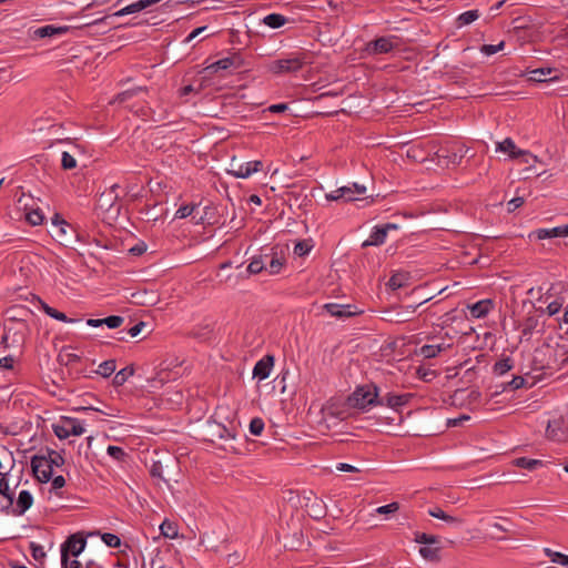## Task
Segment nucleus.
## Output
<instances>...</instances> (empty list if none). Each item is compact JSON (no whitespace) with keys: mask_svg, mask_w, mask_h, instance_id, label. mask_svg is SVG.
<instances>
[{"mask_svg":"<svg viewBox=\"0 0 568 568\" xmlns=\"http://www.w3.org/2000/svg\"><path fill=\"white\" fill-rule=\"evenodd\" d=\"M31 468L40 483H48L52 478L53 467L64 464V458L55 450L48 449V455H34L31 458Z\"/></svg>","mask_w":568,"mask_h":568,"instance_id":"nucleus-1","label":"nucleus"},{"mask_svg":"<svg viewBox=\"0 0 568 568\" xmlns=\"http://www.w3.org/2000/svg\"><path fill=\"white\" fill-rule=\"evenodd\" d=\"M378 388L374 384L358 386L347 398V405L353 408L367 410L377 406Z\"/></svg>","mask_w":568,"mask_h":568,"instance_id":"nucleus-2","label":"nucleus"},{"mask_svg":"<svg viewBox=\"0 0 568 568\" xmlns=\"http://www.w3.org/2000/svg\"><path fill=\"white\" fill-rule=\"evenodd\" d=\"M87 539L80 532L71 535L61 545V564L67 562V558L70 556L78 557L85 548Z\"/></svg>","mask_w":568,"mask_h":568,"instance_id":"nucleus-3","label":"nucleus"},{"mask_svg":"<svg viewBox=\"0 0 568 568\" xmlns=\"http://www.w3.org/2000/svg\"><path fill=\"white\" fill-rule=\"evenodd\" d=\"M304 61L300 57L274 60L268 63L267 69L274 74L297 72L302 69Z\"/></svg>","mask_w":568,"mask_h":568,"instance_id":"nucleus-4","label":"nucleus"},{"mask_svg":"<svg viewBox=\"0 0 568 568\" xmlns=\"http://www.w3.org/2000/svg\"><path fill=\"white\" fill-rule=\"evenodd\" d=\"M53 432L60 439H65L69 436H80L84 433V427L75 418H64L61 424L53 425Z\"/></svg>","mask_w":568,"mask_h":568,"instance_id":"nucleus-5","label":"nucleus"},{"mask_svg":"<svg viewBox=\"0 0 568 568\" xmlns=\"http://www.w3.org/2000/svg\"><path fill=\"white\" fill-rule=\"evenodd\" d=\"M568 435V427L564 418L557 417L548 420L546 437L554 442H564Z\"/></svg>","mask_w":568,"mask_h":568,"instance_id":"nucleus-6","label":"nucleus"},{"mask_svg":"<svg viewBox=\"0 0 568 568\" xmlns=\"http://www.w3.org/2000/svg\"><path fill=\"white\" fill-rule=\"evenodd\" d=\"M496 151L507 153L509 155V158H511V159L524 158L525 163H529L528 158H531L534 160L536 159L529 152L524 151V150H518L515 142L510 138H506L504 141L497 142Z\"/></svg>","mask_w":568,"mask_h":568,"instance_id":"nucleus-7","label":"nucleus"},{"mask_svg":"<svg viewBox=\"0 0 568 568\" xmlns=\"http://www.w3.org/2000/svg\"><path fill=\"white\" fill-rule=\"evenodd\" d=\"M394 40L395 37L377 38L376 40L367 43L366 51L372 55L388 53L396 47Z\"/></svg>","mask_w":568,"mask_h":568,"instance_id":"nucleus-8","label":"nucleus"},{"mask_svg":"<svg viewBox=\"0 0 568 568\" xmlns=\"http://www.w3.org/2000/svg\"><path fill=\"white\" fill-rule=\"evenodd\" d=\"M304 499H305L304 506L306 508V511L308 513V515L312 518L321 519V518L325 517L326 506L321 498L311 494L310 496L304 497Z\"/></svg>","mask_w":568,"mask_h":568,"instance_id":"nucleus-9","label":"nucleus"},{"mask_svg":"<svg viewBox=\"0 0 568 568\" xmlns=\"http://www.w3.org/2000/svg\"><path fill=\"white\" fill-rule=\"evenodd\" d=\"M412 397V394H393L387 393L385 396L378 395L377 406H386L389 408H398L406 405Z\"/></svg>","mask_w":568,"mask_h":568,"instance_id":"nucleus-10","label":"nucleus"},{"mask_svg":"<svg viewBox=\"0 0 568 568\" xmlns=\"http://www.w3.org/2000/svg\"><path fill=\"white\" fill-rule=\"evenodd\" d=\"M232 170L229 171L235 178L246 179L251 176L253 173L258 172L262 169L261 161H250L246 163H241L237 168H234V160L232 161Z\"/></svg>","mask_w":568,"mask_h":568,"instance_id":"nucleus-11","label":"nucleus"},{"mask_svg":"<svg viewBox=\"0 0 568 568\" xmlns=\"http://www.w3.org/2000/svg\"><path fill=\"white\" fill-rule=\"evenodd\" d=\"M119 187V184H113L109 190L100 194L98 199V205L101 210L109 212L114 207L116 201L119 200V194L116 192Z\"/></svg>","mask_w":568,"mask_h":568,"instance_id":"nucleus-12","label":"nucleus"},{"mask_svg":"<svg viewBox=\"0 0 568 568\" xmlns=\"http://www.w3.org/2000/svg\"><path fill=\"white\" fill-rule=\"evenodd\" d=\"M323 308L331 314L332 316L336 318H347L352 317L359 312L355 310V306L353 305H342L337 303H327L323 306Z\"/></svg>","mask_w":568,"mask_h":568,"instance_id":"nucleus-13","label":"nucleus"},{"mask_svg":"<svg viewBox=\"0 0 568 568\" xmlns=\"http://www.w3.org/2000/svg\"><path fill=\"white\" fill-rule=\"evenodd\" d=\"M274 365V357L272 355H266L262 359H260L254 368H253V377L258 378L260 381L266 379Z\"/></svg>","mask_w":568,"mask_h":568,"instance_id":"nucleus-14","label":"nucleus"},{"mask_svg":"<svg viewBox=\"0 0 568 568\" xmlns=\"http://www.w3.org/2000/svg\"><path fill=\"white\" fill-rule=\"evenodd\" d=\"M207 435L210 436L211 442H214L215 438L229 439L235 437V434L232 429L216 422L209 423Z\"/></svg>","mask_w":568,"mask_h":568,"instance_id":"nucleus-15","label":"nucleus"},{"mask_svg":"<svg viewBox=\"0 0 568 568\" xmlns=\"http://www.w3.org/2000/svg\"><path fill=\"white\" fill-rule=\"evenodd\" d=\"M115 16L106 14L101 18L92 20L90 23H83L81 27L85 28H94V32L99 34H104L111 29L115 28L113 22L111 21Z\"/></svg>","mask_w":568,"mask_h":568,"instance_id":"nucleus-16","label":"nucleus"},{"mask_svg":"<svg viewBox=\"0 0 568 568\" xmlns=\"http://www.w3.org/2000/svg\"><path fill=\"white\" fill-rule=\"evenodd\" d=\"M160 1L161 0H138L122 9L115 11L113 13V16L123 17L126 14L136 13V12H140V11L151 7V6L159 3Z\"/></svg>","mask_w":568,"mask_h":568,"instance_id":"nucleus-17","label":"nucleus"},{"mask_svg":"<svg viewBox=\"0 0 568 568\" xmlns=\"http://www.w3.org/2000/svg\"><path fill=\"white\" fill-rule=\"evenodd\" d=\"M70 30V27L63 26V27H54L51 24L38 28L33 31L34 38H50L54 36L64 34Z\"/></svg>","mask_w":568,"mask_h":568,"instance_id":"nucleus-18","label":"nucleus"},{"mask_svg":"<svg viewBox=\"0 0 568 568\" xmlns=\"http://www.w3.org/2000/svg\"><path fill=\"white\" fill-rule=\"evenodd\" d=\"M491 300H481L469 306V313L475 318H483L493 310Z\"/></svg>","mask_w":568,"mask_h":568,"instance_id":"nucleus-19","label":"nucleus"},{"mask_svg":"<svg viewBox=\"0 0 568 568\" xmlns=\"http://www.w3.org/2000/svg\"><path fill=\"white\" fill-rule=\"evenodd\" d=\"M387 232L382 225H377L372 231L369 237L363 242L362 246H378L386 241Z\"/></svg>","mask_w":568,"mask_h":568,"instance_id":"nucleus-20","label":"nucleus"},{"mask_svg":"<svg viewBox=\"0 0 568 568\" xmlns=\"http://www.w3.org/2000/svg\"><path fill=\"white\" fill-rule=\"evenodd\" d=\"M33 504V497L28 490L20 491L17 500V508L13 509V515H23Z\"/></svg>","mask_w":568,"mask_h":568,"instance_id":"nucleus-21","label":"nucleus"},{"mask_svg":"<svg viewBox=\"0 0 568 568\" xmlns=\"http://www.w3.org/2000/svg\"><path fill=\"white\" fill-rule=\"evenodd\" d=\"M568 236V225H560L552 229H539L537 231V237L542 239H551V237H567Z\"/></svg>","mask_w":568,"mask_h":568,"instance_id":"nucleus-22","label":"nucleus"},{"mask_svg":"<svg viewBox=\"0 0 568 568\" xmlns=\"http://www.w3.org/2000/svg\"><path fill=\"white\" fill-rule=\"evenodd\" d=\"M428 515L434 517V518L442 519V520L446 521L449 525L460 526V525L464 524V519L463 518L450 516V515L446 514L439 507L430 508L428 510Z\"/></svg>","mask_w":568,"mask_h":568,"instance_id":"nucleus-23","label":"nucleus"},{"mask_svg":"<svg viewBox=\"0 0 568 568\" xmlns=\"http://www.w3.org/2000/svg\"><path fill=\"white\" fill-rule=\"evenodd\" d=\"M241 57L237 54H233L231 57L217 60L214 64H212V68H214L215 70H227L230 68L237 69L241 67Z\"/></svg>","mask_w":568,"mask_h":568,"instance_id":"nucleus-24","label":"nucleus"},{"mask_svg":"<svg viewBox=\"0 0 568 568\" xmlns=\"http://www.w3.org/2000/svg\"><path fill=\"white\" fill-rule=\"evenodd\" d=\"M449 347H450V345L449 344H445V343L423 345L419 348V354L424 358H433V357H436L439 353L446 351Z\"/></svg>","mask_w":568,"mask_h":568,"instance_id":"nucleus-25","label":"nucleus"},{"mask_svg":"<svg viewBox=\"0 0 568 568\" xmlns=\"http://www.w3.org/2000/svg\"><path fill=\"white\" fill-rule=\"evenodd\" d=\"M268 263L267 271L270 274L275 275L278 274L285 263V258L283 256H278L277 253L268 254V258L266 260Z\"/></svg>","mask_w":568,"mask_h":568,"instance_id":"nucleus-26","label":"nucleus"},{"mask_svg":"<svg viewBox=\"0 0 568 568\" xmlns=\"http://www.w3.org/2000/svg\"><path fill=\"white\" fill-rule=\"evenodd\" d=\"M268 258V254L254 256L247 266V271L250 274H258L264 268H266V260Z\"/></svg>","mask_w":568,"mask_h":568,"instance_id":"nucleus-27","label":"nucleus"},{"mask_svg":"<svg viewBox=\"0 0 568 568\" xmlns=\"http://www.w3.org/2000/svg\"><path fill=\"white\" fill-rule=\"evenodd\" d=\"M41 305H42V310H43V312H44L48 316H50V317H52V318H54V320H57V321L65 322V323H75V322H77V320L71 318V317H68L64 313L59 312L58 310H55V308H53V307L49 306V305H48V304H45L44 302H41Z\"/></svg>","mask_w":568,"mask_h":568,"instance_id":"nucleus-28","label":"nucleus"},{"mask_svg":"<svg viewBox=\"0 0 568 568\" xmlns=\"http://www.w3.org/2000/svg\"><path fill=\"white\" fill-rule=\"evenodd\" d=\"M161 535L165 538L174 539L179 536L178 525L174 521L165 519L160 525Z\"/></svg>","mask_w":568,"mask_h":568,"instance_id":"nucleus-29","label":"nucleus"},{"mask_svg":"<svg viewBox=\"0 0 568 568\" xmlns=\"http://www.w3.org/2000/svg\"><path fill=\"white\" fill-rule=\"evenodd\" d=\"M287 22V18L280 13H271L264 17L263 23L272 29L283 27Z\"/></svg>","mask_w":568,"mask_h":568,"instance_id":"nucleus-30","label":"nucleus"},{"mask_svg":"<svg viewBox=\"0 0 568 568\" xmlns=\"http://www.w3.org/2000/svg\"><path fill=\"white\" fill-rule=\"evenodd\" d=\"M479 18V11L478 10H469L466 12H463L459 14L456 19V24L458 28L468 26L476 21Z\"/></svg>","mask_w":568,"mask_h":568,"instance_id":"nucleus-31","label":"nucleus"},{"mask_svg":"<svg viewBox=\"0 0 568 568\" xmlns=\"http://www.w3.org/2000/svg\"><path fill=\"white\" fill-rule=\"evenodd\" d=\"M439 551L440 547L435 545H427L424 547H420L419 554L423 558L430 561H438L439 560Z\"/></svg>","mask_w":568,"mask_h":568,"instance_id":"nucleus-32","label":"nucleus"},{"mask_svg":"<svg viewBox=\"0 0 568 568\" xmlns=\"http://www.w3.org/2000/svg\"><path fill=\"white\" fill-rule=\"evenodd\" d=\"M514 465L524 469L534 470L538 466L542 465V460L540 459H531L527 457H519L516 458L514 462Z\"/></svg>","mask_w":568,"mask_h":568,"instance_id":"nucleus-33","label":"nucleus"},{"mask_svg":"<svg viewBox=\"0 0 568 568\" xmlns=\"http://www.w3.org/2000/svg\"><path fill=\"white\" fill-rule=\"evenodd\" d=\"M538 326V318L536 316L527 317L521 325V335L529 337Z\"/></svg>","mask_w":568,"mask_h":568,"instance_id":"nucleus-34","label":"nucleus"},{"mask_svg":"<svg viewBox=\"0 0 568 568\" xmlns=\"http://www.w3.org/2000/svg\"><path fill=\"white\" fill-rule=\"evenodd\" d=\"M513 368V361L509 357L503 358L495 363L493 372L496 375H504Z\"/></svg>","mask_w":568,"mask_h":568,"instance_id":"nucleus-35","label":"nucleus"},{"mask_svg":"<svg viewBox=\"0 0 568 568\" xmlns=\"http://www.w3.org/2000/svg\"><path fill=\"white\" fill-rule=\"evenodd\" d=\"M407 275L404 274V273H396L394 275H392V277L389 278L387 285L390 290L395 291V290H398L400 287H404L407 283Z\"/></svg>","mask_w":568,"mask_h":568,"instance_id":"nucleus-36","label":"nucleus"},{"mask_svg":"<svg viewBox=\"0 0 568 568\" xmlns=\"http://www.w3.org/2000/svg\"><path fill=\"white\" fill-rule=\"evenodd\" d=\"M133 373H134V369L132 366H126V367L122 368L121 371H119L115 374V376L113 378V384L115 386L123 385L128 381V378L133 375Z\"/></svg>","mask_w":568,"mask_h":568,"instance_id":"nucleus-37","label":"nucleus"},{"mask_svg":"<svg viewBox=\"0 0 568 568\" xmlns=\"http://www.w3.org/2000/svg\"><path fill=\"white\" fill-rule=\"evenodd\" d=\"M552 69L550 68H539L529 71V80L534 82H544L546 81L545 77L550 75L552 73Z\"/></svg>","mask_w":568,"mask_h":568,"instance_id":"nucleus-38","label":"nucleus"},{"mask_svg":"<svg viewBox=\"0 0 568 568\" xmlns=\"http://www.w3.org/2000/svg\"><path fill=\"white\" fill-rule=\"evenodd\" d=\"M73 232V227L64 220H59V224H57L55 236L61 241H68V234Z\"/></svg>","mask_w":568,"mask_h":568,"instance_id":"nucleus-39","label":"nucleus"},{"mask_svg":"<svg viewBox=\"0 0 568 568\" xmlns=\"http://www.w3.org/2000/svg\"><path fill=\"white\" fill-rule=\"evenodd\" d=\"M414 540L417 544H422V545H425V546H427V545H437L439 542V537L436 536V535H428V534H425V532H416Z\"/></svg>","mask_w":568,"mask_h":568,"instance_id":"nucleus-40","label":"nucleus"},{"mask_svg":"<svg viewBox=\"0 0 568 568\" xmlns=\"http://www.w3.org/2000/svg\"><path fill=\"white\" fill-rule=\"evenodd\" d=\"M545 554L552 562L559 564L561 566H568V556L558 551H554L549 548H545Z\"/></svg>","mask_w":568,"mask_h":568,"instance_id":"nucleus-41","label":"nucleus"},{"mask_svg":"<svg viewBox=\"0 0 568 568\" xmlns=\"http://www.w3.org/2000/svg\"><path fill=\"white\" fill-rule=\"evenodd\" d=\"M115 361L108 359L99 365L97 373L103 377H109L115 371Z\"/></svg>","mask_w":568,"mask_h":568,"instance_id":"nucleus-42","label":"nucleus"},{"mask_svg":"<svg viewBox=\"0 0 568 568\" xmlns=\"http://www.w3.org/2000/svg\"><path fill=\"white\" fill-rule=\"evenodd\" d=\"M26 220L33 226L42 224L44 220L43 213L37 209V210H30L26 214Z\"/></svg>","mask_w":568,"mask_h":568,"instance_id":"nucleus-43","label":"nucleus"},{"mask_svg":"<svg viewBox=\"0 0 568 568\" xmlns=\"http://www.w3.org/2000/svg\"><path fill=\"white\" fill-rule=\"evenodd\" d=\"M144 91H145V89L142 88V87L130 89V90H126V91H123V92L119 93L118 97H116V100L119 102H125L129 99H131L132 97L138 95L139 93L144 92Z\"/></svg>","mask_w":568,"mask_h":568,"instance_id":"nucleus-44","label":"nucleus"},{"mask_svg":"<svg viewBox=\"0 0 568 568\" xmlns=\"http://www.w3.org/2000/svg\"><path fill=\"white\" fill-rule=\"evenodd\" d=\"M61 166L63 170H72L77 168L75 158L69 152H63L61 158Z\"/></svg>","mask_w":568,"mask_h":568,"instance_id":"nucleus-45","label":"nucleus"},{"mask_svg":"<svg viewBox=\"0 0 568 568\" xmlns=\"http://www.w3.org/2000/svg\"><path fill=\"white\" fill-rule=\"evenodd\" d=\"M0 476H1V478H0V494L4 498H7L10 501V504H12L13 503V495L10 491L8 480L6 479V475L2 474Z\"/></svg>","mask_w":568,"mask_h":568,"instance_id":"nucleus-46","label":"nucleus"},{"mask_svg":"<svg viewBox=\"0 0 568 568\" xmlns=\"http://www.w3.org/2000/svg\"><path fill=\"white\" fill-rule=\"evenodd\" d=\"M196 207V204H186L180 206L175 212V219H185L190 216Z\"/></svg>","mask_w":568,"mask_h":568,"instance_id":"nucleus-47","label":"nucleus"},{"mask_svg":"<svg viewBox=\"0 0 568 568\" xmlns=\"http://www.w3.org/2000/svg\"><path fill=\"white\" fill-rule=\"evenodd\" d=\"M312 245L308 241H300L294 246V254L297 256H304L310 253Z\"/></svg>","mask_w":568,"mask_h":568,"instance_id":"nucleus-48","label":"nucleus"},{"mask_svg":"<svg viewBox=\"0 0 568 568\" xmlns=\"http://www.w3.org/2000/svg\"><path fill=\"white\" fill-rule=\"evenodd\" d=\"M108 454L115 460L122 462L126 457V453L119 446L110 445L106 449Z\"/></svg>","mask_w":568,"mask_h":568,"instance_id":"nucleus-49","label":"nucleus"},{"mask_svg":"<svg viewBox=\"0 0 568 568\" xmlns=\"http://www.w3.org/2000/svg\"><path fill=\"white\" fill-rule=\"evenodd\" d=\"M150 473L152 477H158L164 481H168L169 479L164 476V468L160 460L154 462L151 466Z\"/></svg>","mask_w":568,"mask_h":568,"instance_id":"nucleus-50","label":"nucleus"},{"mask_svg":"<svg viewBox=\"0 0 568 568\" xmlns=\"http://www.w3.org/2000/svg\"><path fill=\"white\" fill-rule=\"evenodd\" d=\"M264 429V422L260 417H255L250 423V432L251 434L258 436L262 434Z\"/></svg>","mask_w":568,"mask_h":568,"instance_id":"nucleus-51","label":"nucleus"},{"mask_svg":"<svg viewBox=\"0 0 568 568\" xmlns=\"http://www.w3.org/2000/svg\"><path fill=\"white\" fill-rule=\"evenodd\" d=\"M102 322L109 328H118V327H120L122 325V323L124 322V318L122 316H119V315H112V316H108L105 318H102Z\"/></svg>","mask_w":568,"mask_h":568,"instance_id":"nucleus-52","label":"nucleus"},{"mask_svg":"<svg viewBox=\"0 0 568 568\" xmlns=\"http://www.w3.org/2000/svg\"><path fill=\"white\" fill-rule=\"evenodd\" d=\"M562 308V301L559 298L550 302L545 310H540L541 312H546L549 316H554Z\"/></svg>","mask_w":568,"mask_h":568,"instance_id":"nucleus-53","label":"nucleus"},{"mask_svg":"<svg viewBox=\"0 0 568 568\" xmlns=\"http://www.w3.org/2000/svg\"><path fill=\"white\" fill-rule=\"evenodd\" d=\"M504 47H505V42L500 41L498 44H484L480 48V51L486 55H491V54H495V53L499 52L500 50H503Z\"/></svg>","mask_w":568,"mask_h":568,"instance_id":"nucleus-54","label":"nucleus"},{"mask_svg":"<svg viewBox=\"0 0 568 568\" xmlns=\"http://www.w3.org/2000/svg\"><path fill=\"white\" fill-rule=\"evenodd\" d=\"M399 509V504L394 501L388 505L381 506L376 508V513L379 515H390L395 514Z\"/></svg>","mask_w":568,"mask_h":568,"instance_id":"nucleus-55","label":"nucleus"},{"mask_svg":"<svg viewBox=\"0 0 568 568\" xmlns=\"http://www.w3.org/2000/svg\"><path fill=\"white\" fill-rule=\"evenodd\" d=\"M30 550H31L32 557L37 561H41L45 557L44 549H43V547L41 545H38L36 542H31L30 544Z\"/></svg>","mask_w":568,"mask_h":568,"instance_id":"nucleus-56","label":"nucleus"},{"mask_svg":"<svg viewBox=\"0 0 568 568\" xmlns=\"http://www.w3.org/2000/svg\"><path fill=\"white\" fill-rule=\"evenodd\" d=\"M102 540L109 546V547H112V548H116L121 545V540L120 538L114 535V534H110V532H105L102 535Z\"/></svg>","mask_w":568,"mask_h":568,"instance_id":"nucleus-57","label":"nucleus"},{"mask_svg":"<svg viewBox=\"0 0 568 568\" xmlns=\"http://www.w3.org/2000/svg\"><path fill=\"white\" fill-rule=\"evenodd\" d=\"M416 311V306H409L403 312H398L395 317V322L397 323H404L409 321V315L414 314Z\"/></svg>","mask_w":568,"mask_h":568,"instance_id":"nucleus-58","label":"nucleus"},{"mask_svg":"<svg viewBox=\"0 0 568 568\" xmlns=\"http://www.w3.org/2000/svg\"><path fill=\"white\" fill-rule=\"evenodd\" d=\"M469 149L464 145H459L456 151L453 152V163H459V161L468 153Z\"/></svg>","mask_w":568,"mask_h":568,"instance_id":"nucleus-59","label":"nucleus"},{"mask_svg":"<svg viewBox=\"0 0 568 568\" xmlns=\"http://www.w3.org/2000/svg\"><path fill=\"white\" fill-rule=\"evenodd\" d=\"M525 383L524 377L515 376L509 383L504 386V389L510 388L513 390L520 388Z\"/></svg>","mask_w":568,"mask_h":568,"instance_id":"nucleus-60","label":"nucleus"},{"mask_svg":"<svg viewBox=\"0 0 568 568\" xmlns=\"http://www.w3.org/2000/svg\"><path fill=\"white\" fill-rule=\"evenodd\" d=\"M339 189H341L339 195L343 196V200H345V201H355L356 200V196L353 193V187H351V185L342 186Z\"/></svg>","mask_w":568,"mask_h":568,"instance_id":"nucleus-61","label":"nucleus"},{"mask_svg":"<svg viewBox=\"0 0 568 568\" xmlns=\"http://www.w3.org/2000/svg\"><path fill=\"white\" fill-rule=\"evenodd\" d=\"M523 204H524V199H523V197L517 196V197L511 199V200L507 203L508 212H514L515 210H517L518 207H520Z\"/></svg>","mask_w":568,"mask_h":568,"instance_id":"nucleus-62","label":"nucleus"},{"mask_svg":"<svg viewBox=\"0 0 568 568\" xmlns=\"http://www.w3.org/2000/svg\"><path fill=\"white\" fill-rule=\"evenodd\" d=\"M13 363H14V357L9 355V356H3L0 358V368H4V369H12L13 368Z\"/></svg>","mask_w":568,"mask_h":568,"instance_id":"nucleus-63","label":"nucleus"},{"mask_svg":"<svg viewBox=\"0 0 568 568\" xmlns=\"http://www.w3.org/2000/svg\"><path fill=\"white\" fill-rule=\"evenodd\" d=\"M145 326V323L144 322H139L136 323L135 325H133L129 331H128V334L131 336V337H136L141 331L143 329V327Z\"/></svg>","mask_w":568,"mask_h":568,"instance_id":"nucleus-64","label":"nucleus"}]
</instances>
